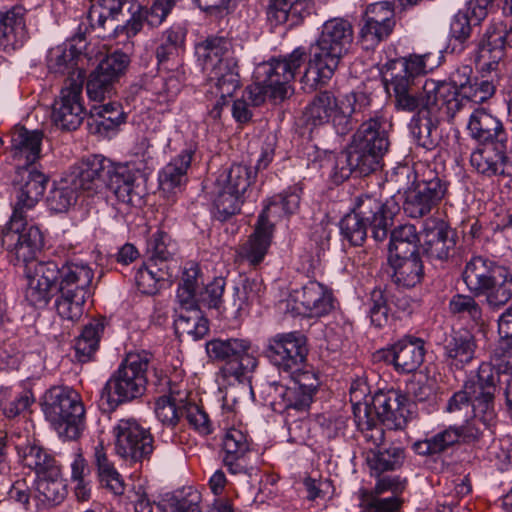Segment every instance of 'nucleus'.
I'll return each mask as SVG.
<instances>
[{
    "label": "nucleus",
    "mask_w": 512,
    "mask_h": 512,
    "mask_svg": "<svg viewBox=\"0 0 512 512\" xmlns=\"http://www.w3.org/2000/svg\"><path fill=\"white\" fill-rule=\"evenodd\" d=\"M17 452L23 466L33 470L37 476L49 471L53 473L56 468L60 467L55 457L35 442H27L18 446Z\"/></svg>",
    "instance_id": "40"
},
{
    "label": "nucleus",
    "mask_w": 512,
    "mask_h": 512,
    "mask_svg": "<svg viewBox=\"0 0 512 512\" xmlns=\"http://www.w3.org/2000/svg\"><path fill=\"white\" fill-rule=\"evenodd\" d=\"M114 450L130 464L149 461L154 451V437L150 429L143 427L135 419H121L113 427Z\"/></svg>",
    "instance_id": "11"
},
{
    "label": "nucleus",
    "mask_w": 512,
    "mask_h": 512,
    "mask_svg": "<svg viewBox=\"0 0 512 512\" xmlns=\"http://www.w3.org/2000/svg\"><path fill=\"white\" fill-rule=\"evenodd\" d=\"M448 309L454 316L470 319L481 332L485 333L487 321L482 307L472 295L455 294L449 301Z\"/></svg>",
    "instance_id": "52"
},
{
    "label": "nucleus",
    "mask_w": 512,
    "mask_h": 512,
    "mask_svg": "<svg viewBox=\"0 0 512 512\" xmlns=\"http://www.w3.org/2000/svg\"><path fill=\"white\" fill-rule=\"evenodd\" d=\"M232 42L222 36H209L195 47L198 60L203 69L208 71L212 66L227 62V59H237L234 56Z\"/></svg>",
    "instance_id": "37"
},
{
    "label": "nucleus",
    "mask_w": 512,
    "mask_h": 512,
    "mask_svg": "<svg viewBox=\"0 0 512 512\" xmlns=\"http://www.w3.org/2000/svg\"><path fill=\"white\" fill-rule=\"evenodd\" d=\"M104 328V319H92L83 327L74 345L76 358L79 362L86 363L93 358L99 348Z\"/></svg>",
    "instance_id": "48"
},
{
    "label": "nucleus",
    "mask_w": 512,
    "mask_h": 512,
    "mask_svg": "<svg viewBox=\"0 0 512 512\" xmlns=\"http://www.w3.org/2000/svg\"><path fill=\"white\" fill-rule=\"evenodd\" d=\"M393 268V281L396 285L411 288L420 283L423 277V265L419 255L389 257Z\"/></svg>",
    "instance_id": "43"
},
{
    "label": "nucleus",
    "mask_w": 512,
    "mask_h": 512,
    "mask_svg": "<svg viewBox=\"0 0 512 512\" xmlns=\"http://www.w3.org/2000/svg\"><path fill=\"white\" fill-rule=\"evenodd\" d=\"M273 234L255 225L254 232L248 240L239 246L237 250L241 261L247 262L250 266L259 265L265 258L271 245Z\"/></svg>",
    "instance_id": "46"
},
{
    "label": "nucleus",
    "mask_w": 512,
    "mask_h": 512,
    "mask_svg": "<svg viewBox=\"0 0 512 512\" xmlns=\"http://www.w3.org/2000/svg\"><path fill=\"white\" fill-rule=\"evenodd\" d=\"M491 365L501 378L512 376V340L499 339L491 356Z\"/></svg>",
    "instance_id": "64"
},
{
    "label": "nucleus",
    "mask_w": 512,
    "mask_h": 512,
    "mask_svg": "<svg viewBox=\"0 0 512 512\" xmlns=\"http://www.w3.org/2000/svg\"><path fill=\"white\" fill-rule=\"evenodd\" d=\"M371 403L372 414L388 429L402 430L407 426L410 402L400 390L378 391Z\"/></svg>",
    "instance_id": "19"
},
{
    "label": "nucleus",
    "mask_w": 512,
    "mask_h": 512,
    "mask_svg": "<svg viewBox=\"0 0 512 512\" xmlns=\"http://www.w3.org/2000/svg\"><path fill=\"white\" fill-rule=\"evenodd\" d=\"M395 12L392 3L381 1L369 4L363 16L360 39L366 49L386 40L395 27Z\"/></svg>",
    "instance_id": "18"
},
{
    "label": "nucleus",
    "mask_w": 512,
    "mask_h": 512,
    "mask_svg": "<svg viewBox=\"0 0 512 512\" xmlns=\"http://www.w3.org/2000/svg\"><path fill=\"white\" fill-rule=\"evenodd\" d=\"M209 71L208 93L224 100L232 97L240 87L238 59H227V62L212 66Z\"/></svg>",
    "instance_id": "32"
},
{
    "label": "nucleus",
    "mask_w": 512,
    "mask_h": 512,
    "mask_svg": "<svg viewBox=\"0 0 512 512\" xmlns=\"http://www.w3.org/2000/svg\"><path fill=\"white\" fill-rule=\"evenodd\" d=\"M425 353V342L413 336L403 337L390 349L395 370L406 374L415 372L423 364Z\"/></svg>",
    "instance_id": "29"
},
{
    "label": "nucleus",
    "mask_w": 512,
    "mask_h": 512,
    "mask_svg": "<svg viewBox=\"0 0 512 512\" xmlns=\"http://www.w3.org/2000/svg\"><path fill=\"white\" fill-rule=\"evenodd\" d=\"M351 402L353 405V414L355 423L362 433L365 441L372 446L378 448L385 439V432L383 427L378 423V419L372 414V409L365 402L361 403L360 400L365 396V390H362L354 385L350 388Z\"/></svg>",
    "instance_id": "27"
},
{
    "label": "nucleus",
    "mask_w": 512,
    "mask_h": 512,
    "mask_svg": "<svg viewBox=\"0 0 512 512\" xmlns=\"http://www.w3.org/2000/svg\"><path fill=\"white\" fill-rule=\"evenodd\" d=\"M311 8L309 0H287L280 5L269 4L267 19L274 26L288 22L289 26L293 27L310 15Z\"/></svg>",
    "instance_id": "38"
},
{
    "label": "nucleus",
    "mask_w": 512,
    "mask_h": 512,
    "mask_svg": "<svg viewBox=\"0 0 512 512\" xmlns=\"http://www.w3.org/2000/svg\"><path fill=\"white\" fill-rule=\"evenodd\" d=\"M389 124L386 119L378 114L370 116L363 121L354 133L352 148L367 164L371 172L381 167L383 156L388 152L390 146Z\"/></svg>",
    "instance_id": "10"
},
{
    "label": "nucleus",
    "mask_w": 512,
    "mask_h": 512,
    "mask_svg": "<svg viewBox=\"0 0 512 512\" xmlns=\"http://www.w3.org/2000/svg\"><path fill=\"white\" fill-rule=\"evenodd\" d=\"M432 52L424 54H411L408 57L392 59L383 65L382 73L384 76H405L410 82H415L416 77L426 74L435 66L432 61Z\"/></svg>",
    "instance_id": "36"
},
{
    "label": "nucleus",
    "mask_w": 512,
    "mask_h": 512,
    "mask_svg": "<svg viewBox=\"0 0 512 512\" xmlns=\"http://www.w3.org/2000/svg\"><path fill=\"white\" fill-rule=\"evenodd\" d=\"M42 135L24 127L15 128L11 136V153L17 166H33L40 158Z\"/></svg>",
    "instance_id": "33"
},
{
    "label": "nucleus",
    "mask_w": 512,
    "mask_h": 512,
    "mask_svg": "<svg viewBox=\"0 0 512 512\" xmlns=\"http://www.w3.org/2000/svg\"><path fill=\"white\" fill-rule=\"evenodd\" d=\"M93 270L85 263L68 262L61 266L59 289L90 294Z\"/></svg>",
    "instance_id": "47"
},
{
    "label": "nucleus",
    "mask_w": 512,
    "mask_h": 512,
    "mask_svg": "<svg viewBox=\"0 0 512 512\" xmlns=\"http://www.w3.org/2000/svg\"><path fill=\"white\" fill-rule=\"evenodd\" d=\"M307 339L300 332L277 334L268 340L265 355L270 363L285 373H295L305 366Z\"/></svg>",
    "instance_id": "13"
},
{
    "label": "nucleus",
    "mask_w": 512,
    "mask_h": 512,
    "mask_svg": "<svg viewBox=\"0 0 512 512\" xmlns=\"http://www.w3.org/2000/svg\"><path fill=\"white\" fill-rule=\"evenodd\" d=\"M420 238L413 224H402L391 231L389 252L390 257L419 255Z\"/></svg>",
    "instance_id": "49"
},
{
    "label": "nucleus",
    "mask_w": 512,
    "mask_h": 512,
    "mask_svg": "<svg viewBox=\"0 0 512 512\" xmlns=\"http://www.w3.org/2000/svg\"><path fill=\"white\" fill-rule=\"evenodd\" d=\"M194 153L191 147L186 148L164 166L159 174V182L164 190L180 187L187 182V171Z\"/></svg>",
    "instance_id": "44"
},
{
    "label": "nucleus",
    "mask_w": 512,
    "mask_h": 512,
    "mask_svg": "<svg viewBox=\"0 0 512 512\" xmlns=\"http://www.w3.org/2000/svg\"><path fill=\"white\" fill-rule=\"evenodd\" d=\"M462 278L473 296H484L492 309H499L512 299V271L489 258L472 257Z\"/></svg>",
    "instance_id": "4"
},
{
    "label": "nucleus",
    "mask_w": 512,
    "mask_h": 512,
    "mask_svg": "<svg viewBox=\"0 0 512 512\" xmlns=\"http://www.w3.org/2000/svg\"><path fill=\"white\" fill-rule=\"evenodd\" d=\"M470 136L479 143H495L503 141L506 136L502 123L484 108H477L470 115L467 125Z\"/></svg>",
    "instance_id": "35"
},
{
    "label": "nucleus",
    "mask_w": 512,
    "mask_h": 512,
    "mask_svg": "<svg viewBox=\"0 0 512 512\" xmlns=\"http://www.w3.org/2000/svg\"><path fill=\"white\" fill-rule=\"evenodd\" d=\"M371 97L364 92H350L339 100V114L335 127L339 134L345 135L353 128V122L361 121L370 115Z\"/></svg>",
    "instance_id": "30"
},
{
    "label": "nucleus",
    "mask_w": 512,
    "mask_h": 512,
    "mask_svg": "<svg viewBox=\"0 0 512 512\" xmlns=\"http://www.w3.org/2000/svg\"><path fill=\"white\" fill-rule=\"evenodd\" d=\"M255 178V173L247 165L233 164L228 170L222 172L215 181V187L230 189L236 194L247 191Z\"/></svg>",
    "instance_id": "53"
},
{
    "label": "nucleus",
    "mask_w": 512,
    "mask_h": 512,
    "mask_svg": "<svg viewBox=\"0 0 512 512\" xmlns=\"http://www.w3.org/2000/svg\"><path fill=\"white\" fill-rule=\"evenodd\" d=\"M508 43L507 24L500 22L489 26L478 44L476 61L481 70L496 71L505 56V45Z\"/></svg>",
    "instance_id": "25"
},
{
    "label": "nucleus",
    "mask_w": 512,
    "mask_h": 512,
    "mask_svg": "<svg viewBox=\"0 0 512 512\" xmlns=\"http://www.w3.org/2000/svg\"><path fill=\"white\" fill-rule=\"evenodd\" d=\"M331 157L333 159L332 177L336 183L348 179L352 173L358 176H367L372 173L351 144L347 150L331 154Z\"/></svg>",
    "instance_id": "45"
},
{
    "label": "nucleus",
    "mask_w": 512,
    "mask_h": 512,
    "mask_svg": "<svg viewBox=\"0 0 512 512\" xmlns=\"http://www.w3.org/2000/svg\"><path fill=\"white\" fill-rule=\"evenodd\" d=\"M46 419L60 436L77 439L85 427V408L79 394L71 388L49 389L42 403Z\"/></svg>",
    "instance_id": "7"
},
{
    "label": "nucleus",
    "mask_w": 512,
    "mask_h": 512,
    "mask_svg": "<svg viewBox=\"0 0 512 512\" xmlns=\"http://www.w3.org/2000/svg\"><path fill=\"white\" fill-rule=\"evenodd\" d=\"M25 17L22 6L0 11V49L8 52L23 46L28 38Z\"/></svg>",
    "instance_id": "28"
},
{
    "label": "nucleus",
    "mask_w": 512,
    "mask_h": 512,
    "mask_svg": "<svg viewBox=\"0 0 512 512\" xmlns=\"http://www.w3.org/2000/svg\"><path fill=\"white\" fill-rule=\"evenodd\" d=\"M352 24L342 18L327 20L316 42L310 47V58L302 81L311 89L326 85L353 43Z\"/></svg>",
    "instance_id": "2"
},
{
    "label": "nucleus",
    "mask_w": 512,
    "mask_h": 512,
    "mask_svg": "<svg viewBox=\"0 0 512 512\" xmlns=\"http://www.w3.org/2000/svg\"><path fill=\"white\" fill-rule=\"evenodd\" d=\"M437 113H417L410 123V130L418 146L427 151L435 149L440 141Z\"/></svg>",
    "instance_id": "42"
},
{
    "label": "nucleus",
    "mask_w": 512,
    "mask_h": 512,
    "mask_svg": "<svg viewBox=\"0 0 512 512\" xmlns=\"http://www.w3.org/2000/svg\"><path fill=\"white\" fill-rule=\"evenodd\" d=\"M392 214L378 198L364 194L357 197L352 213L340 222L341 234L353 246H360L367 237L368 227L376 241L387 238Z\"/></svg>",
    "instance_id": "6"
},
{
    "label": "nucleus",
    "mask_w": 512,
    "mask_h": 512,
    "mask_svg": "<svg viewBox=\"0 0 512 512\" xmlns=\"http://www.w3.org/2000/svg\"><path fill=\"white\" fill-rule=\"evenodd\" d=\"M200 494L196 491L167 495L158 505L160 512H200Z\"/></svg>",
    "instance_id": "58"
},
{
    "label": "nucleus",
    "mask_w": 512,
    "mask_h": 512,
    "mask_svg": "<svg viewBox=\"0 0 512 512\" xmlns=\"http://www.w3.org/2000/svg\"><path fill=\"white\" fill-rule=\"evenodd\" d=\"M48 183V177L33 166H17L13 185L16 203L13 213L26 214L41 199Z\"/></svg>",
    "instance_id": "22"
},
{
    "label": "nucleus",
    "mask_w": 512,
    "mask_h": 512,
    "mask_svg": "<svg viewBox=\"0 0 512 512\" xmlns=\"http://www.w3.org/2000/svg\"><path fill=\"white\" fill-rule=\"evenodd\" d=\"M130 63L127 54L115 51L107 55L90 74L86 89L93 101H103L114 91V85Z\"/></svg>",
    "instance_id": "15"
},
{
    "label": "nucleus",
    "mask_w": 512,
    "mask_h": 512,
    "mask_svg": "<svg viewBox=\"0 0 512 512\" xmlns=\"http://www.w3.org/2000/svg\"><path fill=\"white\" fill-rule=\"evenodd\" d=\"M305 54L303 48H296L288 57L273 59L257 67L255 78H263V82L272 87L275 102L282 101L287 97L288 84L304 63Z\"/></svg>",
    "instance_id": "14"
},
{
    "label": "nucleus",
    "mask_w": 512,
    "mask_h": 512,
    "mask_svg": "<svg viewBox=\"0 0 512 512\" xmlns=\"http://www.w3.org/2000/svg\"><path fill=\"white\" fill-rule=\"evenodd\" d=\"M176 0H155L149 9L137 0H91L87 13L90 27L94 30H111V36L135 37L146 22L159 26L175 6Z\"/></svg>",
    "instance_id": "1"
},
{
    "label": "nucleus",
    "mask_w": 512,
    "mask_h": 512,
    "mask_svg": "<svg viewBox=\"0 0 512 512\" xmlns=\"http://www.w3.org/2000/svg\"><path fill=\"white\" fill-rule=\"evenodd\" d=\"M25 273H31L56 292L59 291L61 266L53 260L33 261L25 266Z\"/></svg>",
    "instance_id": "60"
},
{
    "label": "nucleus",
    "mask_w": 512,
    "mask_h": 512,
    "mask_svg": "<svg viewBox=\"0 0 512 512\" xmlns=\"http://www.w3.org/2000/svg\"><path fill=\"white\" fill-rule=\"evenodd\" d=\"M2 246L15 258L16 263L25 266L33 262L36 253L44 245L40 229L34 225L28 226L26 214L12 213L9 222L1 232Z\"/></svg>",
    "instance_id": "12"
},
{
    "label": "nucleus",
    "mask_w": 512,
    "mask_h": 512,
    "mask_svg": "<svg viewBox=\"0 0 512 512\" xmlns=\"http://www.w3.org/2000/svg\"><path fill=\"white\" fill-rule=\"evenodd\" d=\"M66 484L61 476L60 467L55 471L37 476L35 482V498L45 505L60 504L66 497Z\"/></svg>",
    "instance_id": "41"
},
{
    "label": "nucleus",
    "mask_w": 512,
    "mask_h": 512,
    "mask_svg": "<svg viewBox=\"0 0 512 512\" xmlns=\"http://www.w3.org/2000/svg\"><path fill=\"white\" fill-rule=\"evenodd\" d=\"M496 379L490 366H481L474 377L471 398L473 418L478 420L483 428L492 426L496 421L495 410Z\"/></svg>",
    "instance_id": "20"
},
{
    "label": "nucleus",
    "mask_w": 512,
    "mask_h": 512,
    "mask_svg": "<svg viewBox=\"0 0 512 512\" xmlns=\"http://www.w3.org/2000/svg\"><path fill=\"white\" fill-rule=\"evenodd\" d=\"M386 89L394 97L397 111L420 113H443L453 118L457 113L458 102L455 92L445 82L426 79L421 89L415 82H410L405 76H384Z\"/></svg>",
    "instance_id": "3"
},
{
    "label": "nucleus",
    "mask_w": 512,
    "mask_h": 512,
    "mask_svg": "<svg viewBox=\"0 0 512 512\" xmlns=\"http://www.w3.org/2000/svg\"><path fill=\"white\" fill-rule=\"evenodd\" d=\"M174 244L170 237L163 231H157L148 241L149 263L156 266L169 261L174 255Z\"/></svg>",
    "instance_id": "62"
},
{
    "label": "nucleus",
    "mask_w": 512,
    "mask_h": 512,
    "mask_svg": "<svg viewBox=\"0 0 512 512\" xmlns=\"http://www.w3.org/2000/svg\"><path fill=\"white\" fill-rule=\"evenodd\" d=\"M451 229L449 224L440 218L430 217L425 220L423 227V242L421 248L431 260H446L455 242L449 236Z\"/></svg>",
    "instance_id": "26"
},
{
    "label": "nucleus",
    "mask_w": 512,
    "mask_h": 512,
    "mask_svg": "<svg viewBox=\"0 0 512 512\" xmlns=\"http://www.w3.org/2000/svg\"><path fill=\"white\" fill-rule=\"evenodd\" d=\"M153 355L145 350L129 352L101 390L109 409L141 397L148 383L147 372Z\"/></svg>",
    "instance_id": "5"
},
{
    "label": "nucleus",
    "mask_w": 512,
    "mask_h": 512,
    "mask_svg": "<svg viewBox=\"0 0 512 512\" xmlns=\"http://www.w3.org/2000/svg\"><path fill=\"white\" fill-rule=\"evenodd\" d=\"M405 450L402 447L390 446L387 449H370L366 461L376 476L384 472L394 471L402 467L405 461Z\"/></svg>",
    "instance_id": "51"
},
{
    "label": "nucleus",
    "mask_w": 512,
    "mask_h": 512,
    "mask_svg": "<svg viewBox=\"0 0 512 512\" xmlns=\"http://www.w3.org/2000/svg\"><path fill=\"white\" fill-rule=\"evenodd\" d=\"M170 276L163 267H158L155 263H148L147 266L140 268L137 272V287L143 294L154 295L160 290L162 283Z\"/></svg>",
    "instance_id": "57"
},
{
    "label": "nucleus",
    "mask_w": 512,
    "mask_h": 512,
    "mask_svg": "<svg viewBox=\"0 0 512 512\" xmlns=\"http://www.w3.org/2000/svg\"><path fill=\"white\" fill-rule=\"evenodd\" d=\"M275 393L273 403H280L287 414L291 411L305 413L313 401L308 392L294 384L289 387L276 384Z\"/></svg>",
    "instance_id": "54"
},
{
    "label": "nucleus",
    "mask_w": 512,
    "mask_h": 512,
    "mask_svg": "<svg viewBox=\"0 0 512 512\" xmlns=\"http://www.w3.org/2000/svg\"><path fill=\"white\" fill-rule=\"evenodd\" d=\"M222 446L225 453L223 462L230 473L245 472V457L250 452V442L247 434L240 429L230 428L223 436Z\"/></svg>",
    "instance_id": "34"
},
{
    "label": "nucleus",
    "mask_w": 512,
    "mask_h": 512,
    "mask_svg": "<svg viewBox=\"0 0 512 512\" xmlns=\"http://www.w3.org/2000/svg\"><path fill=\"white\" fill-rule=\"evenodd\" d=\"M173 394H163L156 399L155 414L167 426H175L183 416V407L176 404Z\"/></svg>",
    "instance_id": "63"
},
{
    "label": "nucleus",
    "mask_w": 512,
    "mask_h": 512,
    "mask_svg": "<svg viewBox=\"0 0 512 512\" xmlns=\"http://www.w3.org/2000/svg\"><path fill=\"white\" fill-rule=\"evenodd\" d=\"M83 81L73 77L65 81L60 99L54 103L52 119L62 130H76L85 118L83 106Z\"/></svg>",
    "instance_id": "16"
},
{
    "label": "nucleus",
    "mask_w": 512,
    "mask_h": 512,
    "mask_svg": "<svg viewBox=\"0 0 512 512\" xmlns=\"http://www.w3.org/2000/svg\"><path fill=\"white\" fill-rule=\"evenodd\" d=\"M447 192V181L428 166L406 192L403 210L410 218L425 217L438 207Z\"/></svg>",
    "instance_id": "9"
},
{
    "label": "nucleus",
    "mask_w": 512,
    "mask_h": 512,
    "mask_svg": "<svg viewBox=\"0 0 512 512\" xmlns=\"http://www.w3.org/2000/svg\"><path fill=\"white\" fill-rule=\"evenodd\" d=\"M25 275L27 278L26 301L33 307L44 308L56 291L31 273H25Z\"/></svg>",
    "instance_id": "61"
},
{
    "label": "nucleus",
    "mask_w": 512,
    "mask_h": 512,
    "mask_svg": "<svg viewBox=\"0 0 512 512\" xmlns=\"http://www.w3.org/2000/svg\"><path fill=\"white\" fill-rule=\"evenodd\" d=\"M174 324L180 336L191 337L193 340L203 338L209 331L208 320L203 317L199 308L181 312Z\"/></svg>",
    "instance_id": "55"
},
{
    "label": "nucleus",
    "mask_w": 512,
    "mask_h": 512,
    "mask_svg": "<svg viewBox=\"0 0 512 512\" xmlns=\"http://www.w3.org/2000/svg\"><path fill=\"white\" fill-rule=\"evenodd\" d=\"M111 160L102 155H90L72 167L70 184L76 189L94 194L106 186Z\"/></svg>",
    "instance_id": "23"
},
{
    "label": "nucleus",
    "mask_w": 512,
    "mask_h": 512,
    "mask_svg": "<svg viewBox=\"0 0 512 512\" xmlns=\"http://www.w3.org/2000/svg\"><path fill=\"white\" fill-rule=\"evenodd\" d=\"M476 340L469 331L456 332L445 345V355L451 364L462 368L469 363L475 355Z\"/></svg>",
    "instance_id": "50"
},
{
    "label": "nucleus",
    "mask_w": 512,
    "mask_h": 512,
    "mask_svg": "<svg viewBox=\"0 0 512 512\" xmlns=\"http://www.w3.org/2000/svg\"><path fill=\"white\" fill-rule=\"evenodd\" d=\"M206 352L212 361L224 362L220 369L222 377L242 383L258 365L251 352V342L241 338H215L206 343Z\"/></svg>",
    "instance_id": "8"
},
{
    "label": "nucleus",
    "mask_w": 512,
    "mask_h": 512,
    "mask_svg": "<svg viewBox=\"0 0 512 512\" xmlns=\"http://www.w3.org/2000/svg\"><path fill=\"white\" fill-rule=\"evenodd\" d=\"M59 297L55 306L58 315L66 320L75 322L83 315V306L89 294L76 293L72 290L59 289Z\"/></svg>",
    "instance_id": "56"
},
{
    "label": "nucleus",
    "mask_w": 512,
    "mask_h": 512,
    "mask_svg": "<svg viewBox=\"0 0 512 512\" xmlns=\"http://www.w3.org/2000/svg\"><path fill=\"white\" fill-rule=\"evenodd\" d=\"M289 303L296 314L310 318H319L334 309L332 291L318 281H309L300 289L290 293Z\"/></svg>",
    "instance_id": "17"
},
{
    "label": "nucleus",
    "mask_w": 512,
    "mask_h": 512,
    "mask_svg": "<svg viewBox=\"0 0 512 512\" xmlns=\"http://www.w3.org/2000/svg\"><path fill=\"white\" fill-rule=\"evenodd\" d=\"M87 47L85 33H77L63 45L56 46L49 50L47 56V67L55 74H68L66 80L81 79L84 82V70L78 67V61L84 54Z\"/></svg>",
    "instance_id": "21"
},
{
    "label": "nucleus",
    "mask_w": 512,
    "mask_h": 512,
    "mask_svg": "<svg viewBox=\"0 0 512 512\" xmlns=\"http://www.w3.org/2000/svg\"><path fill=\"white\" fill-rule=\"evenodd\" d=\"M339 100L333 92L325 90L319 92L305 109L307 122L320 126L330 121L335 125L339 114Z\"/></svg>",
    "instance_id": "39"
},
{
    "label": "nucleus",
    "mask_w": 512,
    "mask_h": 512,
    "mask_svg": "<svg viewBox=\"0 0 512 512\" xmlns=\"http://www.w3.org/2000/svg\"><path fill=\"white\" fill-rule=\"evenodd\" d=\"M470 163L478 173L486 177L512 176V162L503 141L482 144L471 153Z\"/></svg>",
    "instance_id": "24"
},
{
    "label": "nucleus",
    "mask_w": 512,
    "mask_h": 512,
    "mask_svg": "<svg viewBox=\"0 0 512 512\" xmlns=\"http://www.w3.org/2000/svg\"><path fill=\"white\" fill-rule=\"evenodd\" d=\"M215 189L214 206L219 220L225 221L240 212L244 202V195L236 194L227 188L215 187Z\"/></svg>",
    "instance_id": "59"
},
{
    "label": "nucleus",
    "mask_w": 512,
    "mask_h": 512,
    "mask_svg": "<svg viewBox=\"0 0 512 512\" xmlns=\"http://www.w3.org/2000/svg\"><path fill=\"white\" fill-rule=\"evenodd\" d=\"M136 175L137 172L128 165L111 161L105 187L113 192L119 202L135 205L141 198L135 187Z\"/></svg>",
    "instance_id": "31"
}]
</instances>
